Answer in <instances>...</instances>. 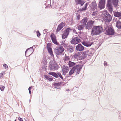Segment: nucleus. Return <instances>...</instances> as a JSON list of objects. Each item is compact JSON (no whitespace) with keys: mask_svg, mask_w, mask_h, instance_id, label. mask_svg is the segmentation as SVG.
<instances>
[{"mask_svg":"<svg viewBox=\"0 0 121 121\" xmlns=\"http://www.w3.org/2000/svg\"><path fill=\"white\" fill-rule=\"evenodd\" d=\"M61 45L63 46L66 49L68 47V46H67L66 44L64 43L63 42H62Z\"/></svg>","mask_w":121,"mask_h":121,"instance_id":"35","label":"nucleus"},{"mask_svg":"<svg viewBox=\"0 0 121 121\" xmlns=\"http://www.w3.org/2000/svg\"><path fill=\"white\" fill-rule=\"evenodd\" d=\"M72 30V29H71L70 27H68L66 29L65 33L69 35V32L70 31Z\"/></svg>","mask_w":121,"mask_h":121,"instance_id":"27","label":"nucleus"},{"mask_svg":"<svg viewBox=\"0 0 121 121\" xmlns=\"http://www.w3.org/2000/svg\"><path fill=\"white\" fill-rule=\"evenodd\" d=\"M58 77H59L61 79H63V78L61 74L59 72H58Z\"/></svg>","mask_w":121,"mask_h":121,"instance_id":"39","label":"nucleus"},{"mask_svg":"<svg viewBox=\"0 0 121 121\" xmlns=\"http://www.w3.org/2000/svg\"><path fill=\"white\" fill-rule=\"evenodd\" d=\"M73 56L74 58H76L77 57H79V55L78 54L75 53Z\"/></svg>","mask_w":121,"mask_h":121,"instance_id":"44","label":"nucleus"},{"mask_svg":"<svg viewBox=\"0 0 121 121\" xmlns=\"http://www.w3.org/2000/svg\"><path fill=\"white\" fill-rule=\"evenodd\" d=\"M88 52L87 51H84L82 52V55H83V56L82 57V59H84L87 56V54Z\"/></svg>","mask_w":121,"mask_h":121,"instance_id":"29","label":"nucleus"},{"mask_svg":"<svg viewBox=\"0 0 121 121\" xmlns=\"http://www.w3.org/2000/svg\"><path fill=\"white\" fill-rule=\"evenodd\" d=\"M82 56H79V60H82V59H82Z\"/></svg>","mask_w":121,"mask_h":121,"instance_id":"52","label":"nucleus"},{"mask_svg":"<svg viewBox=\"0 0 121 121\" xmlns=\"http://www.w3.org/2000/svg\"><path fill=\"white\" fill-rule=\"evenodd\" d=\"M5 73V72H2V73H0V78L2 79L3 78V74H4Z\"/></svg>","mask_w":121,"mask_h":121,"instance_id":"40","label":"nucleus"},{"mask_svg":"<svg viewBox=\"0 0 121 121\" xmlns=\"http://www.w3.org/2000/svg\"><path fill=\"white\" fill-rule=\"evenodd\" d=\"M95 12H93L92 14V15L93 16H95Z\"/></svg>","mask_w":121,"mask_h":121,"instance_id":"54","label":"nucleus"},{"mask_svg":"<svg viewBox=\"0 0 121 121\" xmlns=\"http://www.w3.org/2000/svg\"><path fill=\"white\" fill-rule=\"evenodd\" d=\"M105 12L106 13L104 15V20L105 22H108L111 21L112 18V17L107 11L106 10Z\"/></svg>","mask_w":121,"mask_h":121,"instance_id":"3","label":"nucleus"},{"mask_svg":"<svg viewBox=\"0 0 121 121\" xmlns=\"http://www.w3.org/2000/svg\"><path fill=\"white\" fill-rule=\"evenodd\" d=\"M112 4L111 0H107L106 4Z\"/></svg>","mask_w":121,"mask_h":121,"instance_id":"41","label":"nucleus"},{"mask_svg":"<svg viewBox=\"0 0 121 121\" xmlns=\"http://www.w3.org/2000/svg\"><path fill=\"white\" fill-rule=\"evenodd\" d=\"M65 84V83H64V84H63V85H64V84Z\"/></svg>","mask_w":121,"mask_h":121,"instance_id":"63","label":"nucleus"},{"mask_svg":"<svg viewBox=\"0 0 121 121\" xmlns=\"http://www.w3.org/2000/svg\"><path fill=\"white\" fill-rule=\"evenodd\" d=\"M54 88L56 89H60V87H58V86H56L54 87Z\"/></svg>","mask_w":121,"mask_h":121,"instance_id":"51","label":"nucleus"},{"mask_svg":"<svg viewBox=\"0 0 121 121\" xmlns=\"http://www.w3.org/2000/svg\"><path fill=\"white\" fill-rule=\"evenodd\" d=\"M76 63L72 62L70 60H69L68 63V64L69 67H74L76 64Z\"/></svg>","mask_w":121,"mask_h":121,"instance_id":"25","label":"nucleus"},{"mask_svg":"<svg viewBox=\"0 0 121 121\" xmlns=\"http://www.w3.org/2000/svg\"><path fill=\"white\" fill-rule=\"evenodd\" d=\"M106 0H100L98 4V7L100 10L104 8L105 7Z\"/></svg>","mask_w":121,"mask_h":121,"instance_id":"7","label":"nucleus"},{"mask_svg":"<svg viewBox=\"0 0 121 121\" xmlns=\"http://www.w3.org/2000/svg\"><path fill=\"white\" fill-rule=\"evenodd\" d=\"M44 76L46 79L48 80L49 81H52L53 80V78L52 76L47 75H44Z\"/></svg>","mask_w":121,"mask_h":121,"instance_id":"23","label":"nucleus"},{"mask_svg":"<svg viewBox=\"0 0 121 121\" xmlns=\"http://www.w3.org/2000/svg\"><path fill=\"white\" fill-rule=\"evenodd\" d=\"M103 30L102 27L100 26H94L92 29L91 34L92 35H98Z\"/></svg>","mask_w":121,"mask_h":121,"instance_id":"1","label":"nucleus"},{"mask_svg":"<svg viewBox=\"0 0 121 121\" xmlns=\"http://www.w3.org/2000/svg\"><path fill=\"white\" fill-rule=\"evenodd\" d=\"M87 6L88 3H86L84 5V7L82 8L81 9H79V10H77V12L78 13H80L81 12L86 10L87 9Z\"/></svg>","mask_w":121,"mask_h":121,"instance_id":"19","label":"nucleus"},{"mask_svg":"<svg viewBox=\"0 0 121 121\" xmlns=\"http://www.w3.org/2000/svg\"><path fill=\"white\" fill-rule=\"evenodd\" d=\"M69 68L68 66H64V67L62 69V70H64V71H69Z\"/></svg>","mask_w":121,"mask_h":121,"instance_id":"36","label":"nucleus"},{"mask_svg":"<svg viewBox=\"0 0 121 121\" xmlns=\"http://www.w3.org/2000/svg\"><path fill=\"white\" fill-rule=\"evenodd\" d=\"M116 25V27L118 29H121V22L119 21L117 22Z\"/></svg>","mask_w":121,"mask_h":121,"instance_id":"24","label":"nucleus"},{"mask_svg":"<svg viewBox=\"0 0 121 121\" xmlns=\"http://www.w3.org/2000/svg\"><path fill=\"white\" fill-rule=\"evenodd\" d=\"M105 30L106 31V34L108 35H113L114 34V29L111 27H108L105 28Z\"/></svg>","mask_w":121,"mask_h":121,"instance_id":"4","label":"nucleus"},{"mask_svg":"<svg viewBox=\"0 0 121 121\" xmlns=\"http://www.w3.org/2000/svg\"><path fill=\"white\" fill-rule=\"evenodd\" d=\"M3 66L4 67L5 69L8 68V67L7 65L5 64H3Z\"/></svg>","mask_w":121,"mask_h":121,"instance_id":"46","label":"nucleus"},{"mask_svg":"<svg viewBox=\"0 0 121 121\" xmlns=\"http://www.w3.org/2000/svg\"><path fill=\"white\" fill-rule=\"evenodd\" d=\"M18 119L20 121H23L22 118H20L19 117H18Z\"/></svg>","mask_w":121,"mask_h":121,"instance_id":"49","label":"nucleus"},{"mask_svg":"<svg viewBox=\"0 0 121 121\" xmlns=\"http://www.w3.org/2000/svg\"><path fill=\"white\" fill-rule=\"evenodd\" d=\"M34 50L33 48V46L27 49L25 53V56L26 57L30 56L33 52Z\"/></svg>","mask_w":121,"mask_h":121,"instance_id":"5","label":"nucleus"},{"mask_svg":"<svg viewBox=\"0 0 121 121\" xmlns=\"http://www.w3.org/2000/svg\"><path fill=\"white\" fill-rule=\"evenodd\" d=\"M88 56H90V55H88Z\"/></svg>","mask_w":121,"mask_h":121,"instance_id":"60","label":"nucleus"},{"mask_svg":"<svg viewBox=\"0 0 121 121\" xmlns=\"http://www.w3.org/2000/svg\"><path fill=\"white\" fill-rule=\"evenodd\" d=\"M16 121V119H15L14 120V121Z\"/></svg>","mask_w":121,"mask_h":121,"instance_id":"61","label":"nucleus"},{"mask_svg":"<svg viewBox=\"0 0 121 121\" xmlns=\"http://www.w3.org/2000/svg\"><path fill=\"white\" fill-rule=\"evenodd\" d=\"M68 34L65 33V32H64L63 33L62 35V38L63 39H64L65 38L67 37L68 35Z\"/></svg>","mask_w":121,"mask_h":121,"instance_id":"32","label":"nucleus"},{"mask_svg":"<svg viewBox=\"0 0 121 121\" xmlns=\"http://www.w3.org/2000/svg\"><path fill=\"white\" fill-rule=\"evenodd\" d=\"M65 84V83H64V84H63V85H64V84Z\"/></svg>","mask_w":121,"mask_h":121,"instance_id":"64","label":"nucleus"},{"mask_svg":"<svg viewBox=\"0 0 121 121\" xmlns=\"http://www.w3.org/2000/svg\"><path fill=\"white\" fill-rule=\"evenodd\" d=\"M29 94L30 95L31 94V91L30 90V91H29Z\"/></svg>","mask_w":121,"mask_h":121,"instance_id":"57","label":"nucleus"},{"mask_svg":"<svg viewBox=\"0 0 121 121\" xmlns=\"http://www.w3.org/2000/svg\"><path fill=\"white\" fill-rule=\"evenodd\" d=\"M85 26L83 24L79 25L78 27V29L79 30H81L84 28Z\"/></svg>","mask_w":121,"mask_h":121,"instance_id":"30","label":"nucleus"},{"mask_svg":"<svg viewBox=\"0 0 121 121\" xmlns=\"http://www.w3.org/2000/svg\"><path fill=\"white\" fill-rule=\"evenodd\" d=\"M5 88V87L4 86L2 85H0V89L1 91H3Z\"/></svg>","mask_w":121,"mask_h":121,"instance_id":"38","label":"nucleus"},{"mask_svg":"<svg viewBox=\"0 0 121 121\" xmlns=\"http://www.w3.org/2000/svg\"><path fill=\"white\" fill-rule=\"evenodd\" d=\"M44 31H45L46 32L47 31V29H45L44 30Z\"/></svg>","mask_w":121,"mask_h":121,"instance_id":"58","label":"nucleus"},{"mask_svg":"<svg viewBox=\"0 0 121 121\" xmlns=\"http://www.w3.org/2000/svg\"><path fill=\"white\" fill-rule=\"evenodd\" d=\"M78 66V65H76L72 68L69 72V75L70 76L73 74L74 73V71L77 69Z\"/></svg>","mask_w":121,"mask_h":121,"instance_id":"15","label":"nucleus"},{"mask_svg":"<svg viewBox=\"0 0 121 121\" xmlns=\"http://www.w3.org/2000/svg\"><path fill=\"white\" fill-rule=\"evenodd\" d=\"M72 30H73V32L74 33H76V34H78L76 32V30H75V29H74L73 30L72 29Z\"/></svg>","mask_w":121,"mask_h":121,"instance_id":"50","label":"nucleus"},{"mask_svg":"<svg viewBox=\"0 0 121 121\" xmlns=\"http://www.w3.org/2000/svg\"><path fill=\"white\" fill-rule=\"evenodd\" d=\"M50 37L53 43L56 45H59L57 43L56 37L54 33H52L50 35Z\"/></svg>","mask_w":121,"mask_h":121,"instance_id":"10","label":"nucleus"},{"mask_svg":"<svg viewBox=\"0 0 121 121\" xmlns=\"http://www.w3.org/2000/svg\"><path fill=\"white\" fill-rule=\"evenodd\" d=\"M74 45L72 46L71 45H70L68 46V47L66 49L67 51L68 52L72 53L74 51Z\"/></svg>","mask_w":121,"mask_h":121,"instance_id":"12","label":"nucleus"},{"mask_svg":"<svg viewBox=\"0 0 121 121\" xmlns=\"http://www.w3.org/2000/svg\"><path fill=\"white\" fill-rule=\"evenodd\" d=\"M50 55L52 57H54L53 52L52 48L47 50Z\"/></svg>","mask_w":121,"mask_h":121,"instance_id":"26","label":"nucleus"},{"mask_svg":"<svg viewBox=\"0 0 121 121\" xmlns=\"http://www.w3.org/2000/svg\"><path fill=\"white\" fill-rule=\"evenodd\" d=\"M64 49L63 47L60 46L59 47H56L54 49V52L56 55H61L62 54Z\"/></svg>","mask_w":121,"mask_h":121,"instance_id":"2","label":"nucleus"},{"mask_svg":"<svg viewBox=\"0 0 121 121\" xmlns=\"http://www.w3.org/2000/svg\"><path fill=\"white\" fill-rule=\"evenodd\" d=\"M64 59L65 61H67L70 59L69 57L68 56H67L66 54L64 57Z\"/></svg>","mask_w":121,"mask_h":121,"instance_id":"37","label":"nucleus"},{"mask_svg":"<svg viewBox=\"0 0 121 121\" xmlns=\"http://www.w3.org/2000/svg\"><path fill=\"white\" fill-rule=\"evenodd\" d=\"M59 68V65L56 63H54L50 64L49 65V68L52 71L54 69L57 70Z\"/></svg>","mask_w":121,"mask_h":121,"instance_id":"6","label":"nucleus"},{"mask_svg":"<svg viewBox=\"0 0 121 121\" xmlns=\"http://www.w3.org/2000/svg\"><path fill=\"white\" fill-rule=\"evenodd\" d=\"M104 66H107V63L106 61H104Z\"/></svg>","mask_w":121,"mask_h":121,"instance_id":"53","label":"nucleus"},{"mask_svg":"<svg viewBox=\"0 0 121 121\" xmlns=\"http://www.w3.org/2000/svg\"><path fill=\"white\" fill-rule=\"evenodd\" d=\"M49 74L53 76V77L57 78H58V73H56L54 72H49L48 73Z\"/></svg>","mask_w":121,"mask_h":121,"instance_id":"21","label":"nucleus"},{"mask_svg":"<svg viewBox=\"0 0 121 121\" xmlns=\"http://www.w3.org/2000/svg\"><path fill=\"white\" fill-rule=\"evenodd\" d=\"M51 44L50 43H49L47 44L46 48L47 50L52 49L51 46Z\"/></svg>","mask_w":121,"mask_h":121,"instance_id":"33","label":"nucleus"},{"mask_svg":"<svg viewBox=\"0 0 121 121\" xmlns=\"http://www.w3.org/2000/svg\"><path fill=\"white\" fill-rule=\"evenodd\" d=\"M56 55V57H57V58H59V55Z\"/></svg>","mask_w":121,"mask_h":121,"instance_id":"56","label":"nucleus"},{"mask_svg":"<svg viewBox=\"0 0 121 121\" xmlns=\"http://www.w3.org/2000/svg\"><path fill=\"white\" fill-rule=\"evenodd\" d=\"M32 86H30L28 88V90L29 91H30V90H31V89L32 88Z\"/></svg>","mask_w":121,"mask_h":121,"instance_id":"55","label":"nucleus"},{"mask_svg":"<svg viewBox=\"0 0 121 121\" xmlns=\"http://www.w3.org/2000/svg\"><path fill=\"white\" fill-rule=\"evenodd\" d=\"M87 21L88 19L86 17L81 20L80 22L81 23L83 24V25H84L85 26L86 24Z\"/></svg>","mask_w":121,"mask_h":121,"instance_id":"22","label":"nucleus"},{"mask_svg":"<svg viewBox=\"0 0 121 121\" xmlns=\"http://www.w3.org/2000/svg\"><path fill=\"white\" fill-rule=\"evenodd\" d=\"M25 121H28L26 120H25Z\"/></svg>","mask_w":121,"mask_h":121,"instance_id":"62","label":"nucleus"},{"mask_svg":"<svg viewBox=\"0 0 121 121\" xmlns=\"http://www.w3.org/2000/svg\"><path fill=\"white\" fill-rule=\"evenodd\" d=\"M84 47L81 44H78L76 46V49L77 51H82L84 50Z\"/></svg>","mask_w":121,"mask_h":121,"instance_id":"13","label":"nucleus"},{"mask_svg":"<svg viewBox=\"0 0 121 121\" xmlns=\"http://www.w3.org/2000/svg\"><path fill=\"white\" fill-rule=\"evenodd\" d=\"M112 2L115 7L117 6L118 3V0H112Z\"/></svg>","mask_w":121,"mask_h":121,"instance_id":"28","label":"nucleus"},{"mask_svg":"<svg viewBox=\"0 0 121 121\" xmlns=\"http://www.w3.org/2000/svg\"><path fill=\"white\" fill-rule=\"evenodd\" d=\"M81 43L83 45H84V46L87 47L86 42H81Z\"/></svg>","mask_w":121,"mask_h":121,"instance_id":"43","label":"nucleus"},{"mask_svg":"<svg viewBox=\"0 0 121 121\" xmlns=\"http://www.w3.org/2000/svg\"><path fill=\"white\" fill-rule=\"evenodd\" d=\"M81 40L80 39L77 37H76L72 39L70 41V42L71 44L75 45L78 43Z\"/></svg>","mask_w":121,"mask_h":121,"instance_id":"9","label":"nucleus"},{"mask_svg":"<svg viewBox=\"0 0 121 121\" xmlns=\"http://www.w3.org/2000/svg\"><path fill=\"white\" fill-rule=\"evenodd\" d=\"M94 21L92 20H90L88 21L86 24L85 26V28L88 29V30L91 29L93 25Z\"/></svg>","mask_w":121,"mask_h":121,"instance_id":"8","label":"nucleus"},{"mask_svg":"<svg viewBox=\"0 0 121 121\" xmlns=\"http://www.w3.org/2000/svg\"><path fill=\"white\" fill-rule=\"evenodd\" d=\"M84 63L82 65L80 64H79L77 65H78V66L77 67V71H76V74H79L80 73V71L81 70Z\"/></svg>","mask_w":121,"mask_h":121,"instance_id":"18","label":"nucleus"},{"mask_svg":"<svg viewBox=\"0 0 121 121\" xmlns=\"http://www.w3.org/2000/svg\"><path fill=\"white\" fill-rule=\"evenodd\" d=\"M93 42H91L90 41H87L86 42V45L87 47H90L93 44Z\"/></svg>","mask_w":121,"mask_h":121,"instance_id":"34","label":"nucleus"},{"mask_svg":"<svg viewBox=\"0 0 121 121\" xmlns=\"http://www.w3.org/2000/svg\"><path fill=\"white\" fill-rule=\"evenodd\" d=\"M113 14L115 17H121V12L118 11H113Z\"/></svg>","mask_w":121,"mask_h":121,"instance_id":"20","label":"nucleus"},{"mask_svg":"<svg viewBox=\"0 0 121 121\" xmlns=\"http://www.w3.org/2000/svg\"><path fill=\"white\" fill-rule=\"evenodd\" d=\"M62 71L63 72L62 74L64 75H65L66 74V73L68 71H64L63 70H62Z\"/></svg>","mask_w":121,"mask_h":121,"instance_id":"45","label":"nucleus"},{"mask_svg":"<svg viewBox=\"0 0 121 121\" xmlns=\"http://www.w3.org/2000/svg\"><path fill=\"white\" fill-rule=\"evenodd\" d=\"M75 1L76 3V5L80 4V5L81 7L83 6L85 3V1L83 0H75Z\"/></svg>","mask_w":121,"mask_h":121,"instance_id":"17","label":"nucleus"},{"mask_svg":"<svg viewBox=\"0 0 121 121\" xmlns=\"http://www.w3.org/2000/svg\"><path fill=\"white\" fill-rule=\"evenodd\" d=\"M65 22H62L58 26L56 30V32H59V31L61 30L63 27L65 26Z\"/></svg>","mask_w":121,"mask_h":121,"instance_id":"14","label":"nucleus"},{"mask_svg":"<svg viewBox=\"0 0 121 121\" xmlns=\"http://www.w3.org/2000/svg\"><path fill=\"white\" fill-rule=\"evenodd\" d=\"M90 6L91 10L94 11L97 8V5L96 1L95 0L93 1L91 3Z\"/></svg>","mask_w":121,"mask_h":121,"instance_id":"11","label":"nucleus"},{"mask_svg":"<svg viewBox=\"0 0 121 121\" xmlns=\"http://www.w3.org/2000/svg\"><path fill=\"white\" fill-rule=\"evenodd\" d=\"M80 15L79 14L77 16V20H79L80 19Z\"/></svg>","mask_w":121,"mask_h":121,"instance_id":"47","label":"nucleus"},{"mask_svg":"<svg viewBox=\"0 0 121 121\" xmlns=\"http://www.w3.org/2000/svg\"><path fill=\"white\" fill-rule=\"evenodd\" d=\"M82 52H78L77 54H79V55H81V56H82Z\"/></svg>","mask_w":121,"mask_h":121,"instance_id":"48","label":"nucleus"},{"mask_svg":"<svg viewBox=\"0 0 121 121\" xmlns=\"http://www.w3.org/2000/svg\"><path fill=\"white\" fill-rule=\"evenodd\" d=\"M66 90L67 91H70V90L69 89H67Z\"/></svg>","mask_w":121,"mask_h":121,"instance_id":"59","label":"nucleus"},{"mask_svg":"<svg viewBox=\"0 0 121 121\" xmlns=\"http://www.w3.org/2000/svg\"><path fill=\"white\" fill-rule=\"evenodd\" d=\"M63 82H59L57 83L55 82L52 85L54 86H60Z\"/></svg>","mask_w":121,"mask_h":121,"instance_id":"31","label":"nucleus"},{"mask_svg":"<svg viewBox=\"0 0 121 121\" xmlns=\"http://www.w3.org/2000/svg\"><path fill=\"white\" fill-rule=\"evenodd\" d=\"M37 36L39 37L41 35L39 31H37L36 32Z\"/></svg>","mask_w":121,"mask_h":121,"instance_id":"42","label":"nucleus"},{"mask_svg":"<svg viewBox=\"0 0 121 121\" xmlns=\"http://www.w3.org/2000/svg\"><path fill=\"white\" fill-rule=\"evenodd\" d=\"M106 6L107 9L111 13H112L113 10V8L112 5V4H106Z\"/></svg>","mask_w":121,"mask_h":121,"instance_id":"16","label":"nucleus"}]
</instances>
